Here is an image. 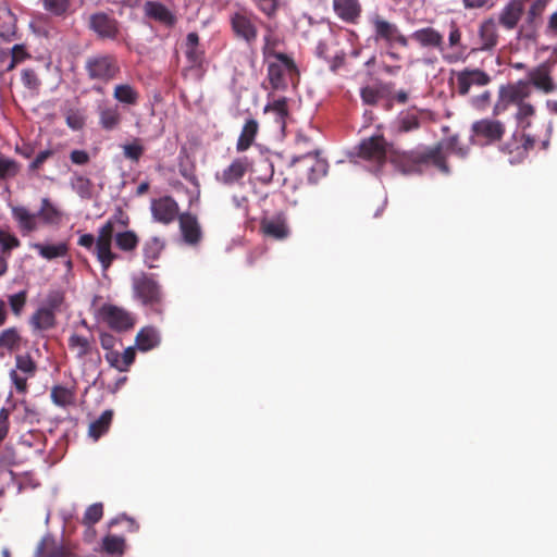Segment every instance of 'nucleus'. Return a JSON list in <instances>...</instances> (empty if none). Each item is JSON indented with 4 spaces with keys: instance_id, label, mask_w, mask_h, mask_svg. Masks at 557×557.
Masks as SVG:
<instances>
[{
    "instance_id": "obj_1",
    "label": "nucleus",
    "mask_w": 557,
    "mask_h": 557,
    "mask_svg": "<svg viewBox=\"0 0 557 557\" xmlns=\"http://www.w3.org/2000/svg\"><path fill=\"white\" fill-rule=\"evenodd\" d=\"M408 38L420 49L437 51L447 64L463 62L468 57V47L462 41L461 27L455 20H450L447 25V41L444 34L433 26L418 28Z\"/></svg>"
},
{
    "instance_id": "obj_2",
    "label": "nucleus",
    "mask_w": 557,
    "mask_h": 557,
    "mask_svg": "<svg viewBox=\"0 0 557 557\" xmlns=\"http://www.w3.org/2000/svg\"><path fill=\"white\" fill-rule=\"evenodd\" d=\"M389 162L403 174L421 173L423 168L430 164L436 166L442 172H448L446 156L443 154L441 145L418 147L408 151L398 150L393 147L389 151Z\"/></svg>"
},
{
    "instance_id": "obj_3",
    "label": "nucleus",
    "mask_w": 557,
    "mask_h": 557,
    "mask_svg": "<svg viewBox=\"0 0 557 557\" xmlns=\"http://www.w3.org/2000/svg\"><path fill=\"white\" fill-rule=\"evenodd\" d=\"M532 89L530 84L520 79L513 84L500 86L498 99L493 109L494 114H500L506 111L509 106H516L517 111L515 119L518 127L522 131L528 129L532 124V117L535 115V108L525 100L531 96Z\"/></svg>"
},
{
    "instance_id": "obj_4",
    "label": "nucleus",
    "mask_w": 557,
    "mask_h": 557,
    "mask_svg": "<svg viewBox=\"0 0 557 557\" xmlns=\"http://www.w3.org/2000/svg\"><path fill=\"white\" fill-rule=\"evenodd\" d=\"M115 224H119L122 227H127L129 224V216L120 208L98 230L95 256L101 264L103 271H107L112 265V263L119 258V255L113 252L112 250V240L113 233L115 232Z\"/></svg>"
},
{
    "instance_id": "obj_5",
    "label": "nucleus",
    "mask_w": 557,
    "mask_h": 557,
    "mask_svg": "<svg viewBox=\"0 0 557 557\" xmlns=\"http://www.w3.org/2000/svg\"><path fill=\"white\" fill-rule=\"evenodd\" d=\"M132 292L136 300L156 314L164 312L165 300L162 286L152 275L139 273L132 278Z\"/></svg>"
},
{
    "instance_id": "obj_6",
    "label": "nucleus",
    "mask_w": 557,
    "mask_h": 557,
    "mask_svg": "<svg viewBox=\"0 0 557 557\" xmlns=\"http://www.w3.org/2000/svg\"><path fill=\"white\" fill-rule=\"evenodd\" d=\"M228 22L234 37L252 46L258 38L260 18L248 8L236 3L230 12Z\"/></svg>"
},
{
    "instance_id": "obj_7",
    "label": "nucleus",
    "mask_w": 557,
    "mask_h": 557,
    "mask_svg": "<svg viewBox=\"0 0 557 557\" xmlns=\"http://www.w3.org/2000/svg\"><path fill=\"white\" fill-rule=\"evenodd\" d=\"M369 23L372 28V37L376 44H383L387 48L399 46L407 48L409 46V38L400 30L399 26L388 21L381 13H373L369 17Z\"/></svg>"
},
{
    "instance_id": "obj_8",
    "label": "nucleus",
    "mask_w": 557,
    "mask_h": 557,
    "mask_svg": "<svg viewBox=\"0 0 557 557\" xmlns=\"http://www.w3.org/2000/svg\"><path fill=\"white\" fill-rule=\"evenodd\" d=\"M84 69L90 81L102 84L115 79L121 72L117 58L110 53H97L88 57Z\"/></svg>"
},
{
    "instance_id": "obj_9",
    "label": "nucleus",
    "mask_w": 557,
    "mask_h": 557,
    "mask_svg": "<svg viewBox=\"0 0 557 557\" xmlns=\"http://www.w3.org/2000/svg\"><path fill=\"white\" fill-rule=\"evenodd\" d=\"M506 133V125L499 120L484 117L471 125V140L474 145L485 147L499 143Z\"/></svg>"
},
{
    "instance_id": "obj_10",
    "label": "nucleus",
    "mask_w": 557,
    "mask_h": 557,
    "mask_svg": "<svg viewBox=\"0 0 557 557\" xmlns=\"http://www.w3.org/2000/svg\"><path fill=\"white\" fill-rule=\"evenodd\" d=\"M391 149L393 146L388 145L382 135H374L361 140L358 146V156L382 166L387 159L389 160Z\"/></svg>"
},
{
    "instance_id": "obj_11",
    "label": "nucleus",
    "mask_w": 557,
    "mask_h": 557,
    "mask_svg": "<svg viewBox=\"0 0 557 557\" xmlns=\"http://www.w3.org/2000/svg\"><path fill=\"white\" fill-rule=\"evenodd\" d=\"M298 164H300L306 172L309 183H317L320 178L326 175L329 169L326 160L320 157V151L318 149L293 157L289 166L293 168Z\"/></svg>"
},
{
    "instance_id": "obj_12",
    "label": "nucleus",
    "mask_w": 557,
    "mask_h": 557,
    "mask_svg": "<svg viewBox=\"0 0 557 557\" xmlns=\"http://www.w3.org/2000/svg\"><path fill=\"white\" fill-rule=\"evenodd\" d=\"M263 53L265 57H273L276 62H270L268 65V77L274 88H278L283 84L284 72H294L297 70L294 60L285 53L275 52L269 47V38L265 37Z\"/></svg>"
},
{
    "instance_id": "obj_13",
    "label": "nucleus",
    "mask_w": 557,
    "mask_h": 557,
    "mask_svg": "<svg viewBox=\"0 0 557 557\" xmlns=\"http://www.w3.org/2000/svg\"><path fill=\"white\" fill-rule=\"evenodd\" d=\"M454 75L453 85L459 96H467L472 88L484 87L492 81L490 74L481 69L466 67Z\"/></svg>"
},
{
    "instance_id": "obj_14",
    "label": "nucleus",
    "mask_w": 557,
    "mask_h": 557,
    "mask_svg": "<svg viewBox=\"0 0 557 557\" xmlns=\"http://www.w3.org/2000/svg\"><path fill=\"white\" fill-rule=\"evenodd\" d=\"M98 318L117 332L128 331L135 325V319L131 312L111 304H104L99 308Z\"/></svg>"
},
{
    "instance_id": "obj_15",
    "label": "nucleus",
    "mask_w": 557,
    "mask_h": 557,
    "mask_svg": "<svg viewBox=\"0 0 557 557\" xmlns=\"http://www.w3.org/2000/svg\"><path fill=\"white\" fill-rule=\"evenodd\" d=\"M36 372L37 364L29 354L15 356V368L10 371V380L17 393H27V380L35 376Z\"/></svg>"
},
{
    "instance_id": "obj_16",
    "label": "nucleus",
    "mask_w": 557,
    "mask_h": 557,
    "mask_svg": "<svg viewBox=\"0 0 557 557\" xmlns=\"http://www.w3.org/2000/svg\"><path fill=\"white\" fill-rule=\"evenodd\" d=\"M151 215L154 221L161 224H171L181 215L176 200L171 196H162L152 199L150 203Z\"/></svg>"
},
{
    "instance_id": "obj_17",
    "label": "nucleus",
    "mask_w": 557,
    "mask_h": 557,
    "mask_svg": "<svg viewBox=\"0 0 557 557\" xmlns=\"http://www.w3.org/2000/svg\"><path fill=\"white\" fill-rule=\"evenodd\" d=\"M89 28L100 38L116 39L120 34L119 22L104 12L91 14L88 23Z\"/></svg>"
},
{
    "instance_id": "obj_18",
    "label": "nucleus",
    "mask_w": 557,
    "mask_h": 557,
    "mask_svg": "<svg viewBox=\"0 0 557 557\" xmlns=\"http://www.w3.org/2000/svg\"><path fill=\"white\" fill-rule=\"evenodd\" d=\"M249 168L250 162L247 157L236 158L227 168L215 173V180L226 186L239 184Z\"/></svg>"
},
{
    "instance_id": "obj_19",
    "label": "nucleus",
    "mask_w": 557,
    "mask_h": 557,
    "mask_svg": "<svg viewBox=\"0 0 557 557\" xmlns=\"http://www.w3.org/2000/svg\"><path fill=\"white\" fill-rule=\"evenodd\" d=\"M334 14L344 23L356 25L362 15V3L360 0H332Z\"/></svg>"
},
{
    "instance_id": "obj_20",
    "label": "nucleus",
    "mask_w": 557,
    "mask_h": 557,
    "mask_svg": "<svg viewBox=\"0 0 557 557\" xmlns=\"http://www.w3.org/2000/svg\"><path fill=\"white\" fill-rule=\"evenodd\" d=\"M530 87L534 86L536 89L544 94H550L557 90V85L554 83L550 75V66L547 63H542L532 69L528 73V81Z\"/></svg>"
},
{
    "instance_id": "obj_21",
    "label": "nucleus",
    "mask_w": 557,
    "mask_h": 557,
    "mask_svg": "<svg viewBox=\"0 0 557 557\" xmlns=\"http://www.w3.org/2000/svg\"><path fill=\"white\" fill-rule=\"evenodd\" d=\"M177 220L183 240L191 246L199 244L202 232L198 219L194 214L185 212Z\"/></svg>"
},
{
    "instance_id": "obj_22",
    "label": "nucleus",
    "mask_w": 557,
    "mask_h": 557,
    "mask_svg": "<svg viewBox=\"0 0 557 557\" xmlns=\"http://www.w3.org/2000/svg\"><path fill=\"white\" fill-rule=\"evenodd\" d=\"M524 12V0H510L499 12L498 23L506 30L517 28Z\"/></svg>"
},
{
    "instance_id": "obj_23",
    "label": "nucleus",
    "mask_w": 557,
    "mask_h": 557,
    "mask_svg": "<svg viewBox=\"0 0 557 557\" xmlns=\"http://www.w3.org/2000/svg\"><path fill=\"white\" fill-rule=\"evenodd\" d=\"M552 0H534L527 11L524 23L520 26L519 34L530 38L535 33L546 7Z\"/></svg>"
},
{
    "instance_id": "obj_24",
    "label": "nucleus",
    "mask_w": 557,
    "mask_h": 557,
    "mask_svg": "<svg viewBox=\"0 0 557 557\" xmlns=\"http://www.w3.org/2000/svg\"><path fill=\"white\" fill-rule=\"evenodd\" d=\"M145 15L166 27H173L176 22V15L168 9L163 3L158 1H146L144 4Z\"/></svg>"
},
{
    "instance_id": "obj_25",
    "label": "nucleus",
    "mask_w": 557,
    "mask_h": 557,
    "mask_svg": "<svg viewBox=\"0 0 557 557\" xmlns=\"http://www.w3.org/2000/svg\"><path fill=\"white\" fill-rule=\"evenodd\" d=\"M260 228L265 236L277 240L285 239L289 234L286 220L281 214L273 218L262 219Z\"/></svg>"
},
{
    "instance_id": "obj_26",
    "label": "nucleus",
    "mask_w": 557,
    "mask_h": 557,
    "mask_svg": "<svg viewBox=\"0 0 557 557\" xmlns=\"http://www.w3.org/2000/svg\"><path fill=\"white\" fill-rule=\"evenodd\" d=\"M67 346L70 350L75 352V357L78 360H83L86 357L96 352L99 356V351L95 346V339L92 337H86L76 333H73L67 339Z\"/></svg>"
},
{
    "instance_id": "obj_27",
    "label": "nucleus",
    "mask_w": 557,
    "mask_h": 557,
    "mask_svg": "<svg viewBox=\"0 0 557 557\" xmlns=\"http://www.w3.org/2000/svg\"><path fill=\"white\" fill-rule=\"evenodd\" d=\"M479 37L481 46L478 48L482 51L494 49L498 44L497 23L493 17L484 20L479 26Z\"/></svg>"
},
{
    "instance_id": "obj_28",
    "label": "nucleus",
    "mask_w": 557,
    "mask_h": 557,
    "mask_svg": "<svg viewBox=\"0 0 557 557\" xmlns=\"http://www.w3.org/2000/svg\"><path fill=\"white\" fill-rule=\"evenodd\" d=\"M420 127V111L416 108L401 111L393 123L397 134L410 133Z\"/></svg>"
},
{
    "instance_id": "obj_29",
    "label": "nucleus",
    "mask_w": 557,
    "mask_h": 557,
    "mask_svg": "<svg viewBox=\"0 0 557 557\" xmlns=\"http://www.w3.org/2000/svg\"><path fill=\"white\" fill-rule=\"evenodd\" d=\"M185 57L193 67H200L205 61V50L200 47L199 35L195 32L186 36Z\"/></svg>"
},
{
    "instance_id": "obj_30",
    "label": "nucleus",
    "mask_w": 557,
    "mask_h": 557,
    "mask_svg": "<svg viewBox=\"0 0 557 557\" xmlns=\"http://www.w3.org/2000/svg\"><path fill=\"white\" fill-rule=\"evenodd\" d=\"M165 248V240L159 236L148 238L143 245L144 263L150 268H156V261L159 260Z\"/></svg>"
},
{
    "instance_id": "obj_31",
    "label": "nucleus",
    "mask_w": 557,
    "mask_h": 557,
    "mask_svg": "<svg viewBox=\"0 0 557 557\" xmlns=\"http://www.w3.org/2000/svg\"><path fill=\"white\" fill-rule=\"evenodd\" d=\"M99 125L104 131L116 129L122 122V114L116 104L114 106H99Z\"/></svg>"
},
{
    "instance_id": "obj_32",
    "label": "nucleus",
    "mask_w": 557,
    "mask_h": 557,
    "mask_svg": "<svg viewBox=\"0 0 557 557\" xmlns=\"http://www.w3.org/2000/svg\"><path fill=\"white\" fill-rule=\"evenodd\" d=\"M29 324L34 332L51 330L57 325L55 313L41 307L32 314Z\"/></svg>"
},
{
    "instance_id": "obj_33",
    "label": "nucleus",
    "mask_w": 557,
    "mask_h": 557,
    "mask_svg": "<svg viewBox=\"0 0 557 557\" xmlns=\"http://www.w3.org/2000/svg\"><path fill=\"white\" fill-rule=\"evenodd\" d=\"M264 113H270L273 115V121L276 127L284 132L286 127V119L288 116V108L286 98H280L272 102H269L264 107Z\"/></svg>"
},
{
    "instance_id": "obj_34",
    "label": "nucleus",
    "mask_w": 557,
    "mask_h": 557,
    "mask_svg": "<svg viewBox=\"0 0 557 557\" xmlns=\"http://www.w3.org/2000/svg\"><path fill=\"white\" fill-rule=\"evenodd\" d=\"M258 131H259L258 121L255 119H248L245 122V124L242 128V132L239 134V137L237 139L236 150L238 152H244V151L248 150L251 147V145L253 144L255 138L258 134Z\"/></svg>"
},
{
    "instance_id": "obj_35",
    "label": "nucleus",
    "mask_w": 557,
    "mask_h": 557,
    "mask_svg": "<svg viewBox=\"0 0 557 557\" xmlns=\"http://www.w3.org/2000/svg\"><path fill=\"white\" fill-rule=\"evenodd\" d=\"M136 347L141 351H148L160 344V336L153 326L143 327L135 338Z\"/></svg>"
},
{
    "instance_id": "obj_36",
    "label": "nucleus",
    "mask_w": 557,
    "mask_h": 557,
    "mask_svg": "<svg viewBox=\"0 0 557 557\" xmlns=\"http://www.w3.org/2000/svg\"><path fill=\"white\" fill-rule=\"evenodd\" d=\"M51 400L59 407H67L75 404L76 392L74 387L54 385L50 392Z\"/></svg>"
},
{
    "instance_id": "obj_37",
    "label": "nucleus",
    "mask_w": 557,
    "mask_h": 557,
    "mask_svg": "<svg viewBox=\"0 0 557 557\" xmlns=\"http://www.w3.org/2000/svg\"><path fill=\"white\" fill-rule=\"evenodd\" d=\"M112 419L113 410H104L97 420L90 423L88 430L89 436L92 437L95 441L99 440L103 434H106L109 431L110 425L112 423Z\"/></svg>"
},
{
    "instance_id": "obj_38",
    "label": "nucleus",
    "mask_w": 557,
    "mask_h": 557,
    "mask_svg": "<svg viewBox=\"0 0 557 557\" xmlns=\"http://www.w3.org/2000/svg\"><path fill=\"white\" fill-rule=\"evenodd\" d=\"M37 215L49 225H58L62 220V212L48 198H42Z\"/></svg>"
},
{
    "instance_id": "obj_39",
    "label": "nucleus",
    "mask_w": 557,
    "mask_h": 557,
    "mask_svg": "<svg viewBox=\"0 0 557 557\" xmlns=\"http://www.w3.org/2000/svg\"><path fill=\"white\" fill-rule=\"evenodd\" d=\"M21 344L22 336L16 326H11L0 332V349L15 351L20 349Z\"/></svg>"
},
{
    "instance_id": "obj_40",
    "label": "nucleus",
    "mask_w": 557,
    "mask_h": 557,
    "mask_svg": "<svg viewBox=\"0 0 557 557\" xmlns=\"http://www.w3.org/2000/svg\"><path fill=\"white\" fill-rule=\"evenodd\" d=\"M115 246L124 252H133L139 244V237L134 231L114 232Z\"/></svg>"
},
{
    "instance_id": "obj_41",
    "label": "nucleus",
    "mask_w": 557,
    "mask_h": 557,
    "mask_svg": "<svg viewBox=\"0 0 557 557\" xmlns=\"http://www.w3.org/2000/svg\"><path fill=\"white\" fill-rule=\"evenodd\" d=\"M113 98L120 103L136 106L139 100V94L129 84H119L114 87Z\"/></svg>"
},
{
    "instance_id": "obj_42",
    "label": "nucleus",
    "mask_w": 557,
    "mask_h": 557,
    "mask_svg": "<svg viewBox=\"0 0 557 557\" xmlns=\"http://www.w3.org/2000/svg\"><path fill=\"white\" fill-rule=\"evenodd\" d=\"M32 247L36 249L38 253L47 260L64 257L67 255L69 251V247L65 243H59L57 245H44L40 243H36L33 244Z\"/></svg>"
},
{
    "instance_id": "obj_43",
    "label": "nucleus",
    "mask_w": 557,
    "mask_h": 557,
    "mask_svg": "<svg viewBox=\"0 0 557 557\" xmlns=\"http://www.w3.org/2000/svg\"><path fill=\"white\" fill-rule=\"evenodd\" d=\"M13 216L18 221L20 226L26 232L37 230V213H30L25 207H16L13 209Z\"/></svg>"
},
{
    "instance_id": "obj_44",
    "label": "nucleus",
    "mask_w": 557,
    "mask_h": 557,
    "mask_svg": "<svg viewBox=\"0 0 557 557\" xmlns=\"http://www.w3.org/2000/svg\"><path fill=\"white\" fill-rule=\"evenodd\" d=\"M44 9L55 17H64L71 8V0H40Z\"/></svg>"
},
{
    "instance_id": "obj_45",
    "label": "nucleus",
    "mask_w": 557,
    "mask_h": 557,
    "mask_svg": "<svg viewBox=\"0 0 557 557\" xmlns=\"http://www.w3.org/2000/svg\"><path fill=\"white\" fill-rule=\"evenodd\" d=\"M20 172V164L0 153V181L15 177Z\"/></svg>"
},
{
    "instance_id": "obj_46",
    "label": "nucleus",
    "mask_w": 557,
    "mask_h": 557,
    "mask_svg": "<svg viewBox=\"0 0 557 557\" xmlns=\"http://www.w3.org/2000/svg\"><path fill=\"white\" fill-rule=\"evenodd\" d=\"M103 549L111 555H123L125 550V540L122 536L107 535L102 541Z\"/></svg>"
},
{
    "instance_id": "obj_47",
    "label": "nucleus",
    "mask_w": 557,
    "mask_h": 557,
    "mask_svg": "<svg viewBox=\"0 0 557 557\" xmlns=\"http://www.w3.org/2000/svg\"><path fill=\"white\" fill-rule=\"evenodd\" d=\"M440 145L442 146L443 151L445 150L446 153L456 154L460 158H466L469 153V148L463 147L460 144L458 136H451L444 143H441ZM443 154L445 156L444 152H443Z\"/></svg>"
},
{
    "instance_id": "obj_48",
    "label": "nucleus",
    "mask_w": 557,
    "mask_h": 557,
    "mask_svg": "<svg viewBox=\"0 0 557 557\" xmlns=\"http://www.w3.org/2000/svg\"><path fill=\"white\" fill-rule=\"evenodd\" d=\"M20 245L21 242L14 234L7 230H0V246L3 255L9 257L11 251L15 248H18Z\"/></svg>"
},
{
    "instance_id": "obj_49",
    "label": "nucleus",
    "mask_w": 557,
    "mask_h": 557,
    "mask_svg": "<svg viewBox=\"0 0 557 557\" xmlns=\"http://www.w3.org/2000/svg\"><path fill=\"white\" fill-rule=\"evenodd\" d=\"M145 152V147L140 144V139L136 138L132 143L123 146V154L132 162H138Z\"/></svg>"
},
{
    "instance_id": "obj_50",
    "label": "nucleus",
    "mask_w": 557,
    "mask_h": 557,
    "mask_svg": "<svg viewBox=\"0 0 557 557\" xmlns=\"http://www.w3.org/2000/svg\"><path fill=\"white\" fill-rule=\"evenodd\" d=\"M66 125L73 131H81L86 123L84 113L78 109H69L65 112Z\"/></svg>"
},
{
    "instance_id": "obj_51",
    "label": "nucleus",
    "mask_w": 557,
    "mask_h": 557,
    "mask_svg": "<svg viewBox=\"0 0 557 557\" xmlns=\"http://www.w3.org/2000/svg\"><path fill=\"white\" fill-rule=\"evenodd\" d=\"M103 516V506L101 503L90 505L83 517V523L86 525L96 524Z\"/></svg>"
},
{
    "instance_id": "obj_52",
    "label": "nucleus",
    "mask_w": 557,
    "mask_h": 557,
    "mask_svg": "<svg viewBox=\"0 0 557 557\" xmlns=\"http://www.w3.org/2000/svg\"><path fill=\"white\" fill-rule=\"evenodd\" d=\"M8 300L13 314L20 317L27 301V290L24 289L16 294L10 295Z\"/></svg>"
},
{
    "instance_id": "obj_53",
    "label": "nucleus",
    "mask_w": 557,
    "mask_h": 557,
    "mask_svg": "<svg viewBox=\"0 0 557 557\" xmlns=\"http://www.w3.org/2000/svg\"><path fill=\"white\" fill-rule=\"evenodd\" d=\"M10 54L11 61L8 69H15L17 64L30 58L24 45H14L10 50Z\"/></svg>"
},
{
    "instance_id": "obj_54",
    "label": "nucleus",
    "mask_w": 557,
    "mask_h": 557,
    "mask_svg": "<svg viewBox=\"0 0 557 557\" xmlns=\"http://www.w3.org/2000/svg\"><path fill=\"white\" fill-rule=\"evenodd\" d=\"M63 302H64V293L63 292H61L59 289L50 290L46 297L44 308L50 309L51 312L54 313L57 310H59L61 308Z\"/></svg>"
},
{
    "instance_id": "obj_55",
    "label": "nucleus",
    "mask_w": 557,
    "mask_h": 557,
    "mask_svg": "<svg viewBox=\"0 0 557 557\" xmlns=\"http://www.w3.org/2000/svg\"><path fill=\"white\" fill-rule=\"evenodd\" d=\"M258 172L260 173L258 180L263 184H269L274 174L273 163L269 159H263L258 164Z\"/></svg>"
},
{
    "instance_id": "obj_56",
    "label": "nucleus",
    "mask_w": 557,
    "mask_h": 557,
    "mask_svg": "<svg viewBox=\"0 0 557 557\" xmlns=\"http://www.w3.org/2000/svg\"><path fill=\"white\" fill-rule=\"evenodd\" d=\"M21 79L23 85L30 90H38L41 82L37 74L32 69H25L22 71Z\"/></svg>"
},
{
    "instance_id": "obj_57",
    "label": "nucleus",
    "mask_w": 557,
    "mask_h": 557,
    "mask_svg": "<svg viewBox=\"0 0 557 557\" xmlns=\"http://www.w3.org/2000/svg\"><path fill=\"white\" fill-rule=\"evenodd\" d=\"M257 8L268 17H273L276 14L278 2L277 0H252Z\"/></svg>"
},
{
    "instance_id": "obj_58",
    "label": "nucleus",
    "mask_w": 557,
    "mask_h": 557,
    "mask_svg": "<svg viewBox=\"0 0 557 557\" xmlns=\"http://www.w3.org/2000/svg\"><path fill=\"white\" fill-rule=\"evenodd\" d=\"M360 96H361L362 101L369 106L376 104V102L379 101V98H380L379 91L371 86H366V87L361 88Z\"/></svg>"
},
{
    "instance_id": "obj_59",
    "label": "nucleus",
    "mask_w": 557,
    "mask_h": 557,
    "mask_svg": "<svg viewBox=\"0 0 557 557\" xmlns=\"http://www.w3.org/2000/svg\"><path fill=\"white\" fill-rule=\"evenodd\" d=\"M52 156L53 151L51 149L40 151L28 165V170L30 172L38 171L41 168V165Z\"/></svg>"
},
{
    "instance_id": "obj_60",
    "label": "nucleus",
    "mask_w": 557,
    "mask_h": 557,
    "mask_svg": "<svg viewBox=\"0 0 557 557\" xmlns=\"http://www.w3.org/2000/svg\"><path fill=\"white\" fill-rule=\"evenodd\" d=\"M136 357L135 348L128 347L121 354V368L120 372H125L134 363Z\"/></svg>"
},
{
    "instance_id": "obj_61",
    "label": "nucleus",
    "mask_w": 557,
    "mask_h": 557,
    "mask_svg": "<svg viewBox=\"0 0 557 557\" xmlns=\"http://www.w3.org/2000/svg\"><path fill=\"white\" fill-rule=\"evenodd\" d=\"M491 98V91L485 90L481 95L473 97L471 103L474 108L483 110L490 104Z\"/></svg>"
},
{
    "instance_id": "obj_62",
    "label": "nucleus",
    "mask_w": 557,
    "mask_h": 557,
    "mask_svg": "<svg viewBox=\"0 0 557 557\" xmlns=\"http://www.w3.org/2000/svg\"><path fill=\"white\" fill-rule=\"evenodd\" d=\"M70 160L74 164L85 165V164H87L89 162L90 157H89L87 151L76 149V150L71 151Z\"/></svg>"
},
{
    "instance_id": "obj_63",
    "label": "nucleus",
    "mask_w": 557,
    "mask_h": 557,
    "mask_svg": "<svg viewBox=\"0 0 557 557\" xmlns=\"http://www.w3.org/2000/svg\"><path fill=\"white\" fill-rule=\"evenodd\" d=\"M75 187L81 196H85L89 193L90 181L89 178L78 175L75 177Z\"/></svg>"
},
{
    "instance_id": "obj_64",
    "label": "nucleus",
    "mask_w": 557,
    "mask_h": 557,
    "mask_svg": "<svg viewBox=\"0 0 557 557\" xmlns=\"http://www.w3.org/2000/svg\"><path fill=\"white\" fill-rule=\"evenodd\" d=\"M346 61V53L344 51H341L336 53L330 61V69L332 72H337Z\"/></svg>"
}]
</instances>
